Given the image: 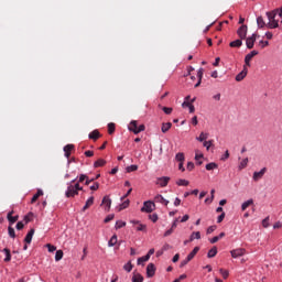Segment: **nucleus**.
Listing matches in <instances>:
<instances>
[{
    "instance_id": "obj_1",
    "label": "nucleus",
    "mask_w": 282,
    "mask_h": 282,
    "mask_svg": "<svg viewBox=\"0 0 282 282\" xmlns=\"http://www.w3.org/2000/svg\"><path fill=\"white\" fill-rule=\"evenodd\" d=\"M276 14H280L279 9H274L272 11H268L265 13L268 18V30H276L279 28V20H276Z\"/></svg>"
},
{
    "instance_id": "obj_2",
    "label": "nucleus",
    "mask_w": 282,
    "mask_h": 282,
    "mask_svg": "<svg viewBox=\"0 0 282 282\" xmlns=\"http://www.w3.org/2000/svg\"><path fill=\"white\" fill-rule=\"evenodd\" d=\"M74 182H76V180H73L68 185L65 192L66 197H76V195H78V191H83V187L80 186V184L76 183L74 185Z\"/></svg>"
},
{
    "instance_id": "obj_3",
    "label": "nucleus",
    "mask_w": 282,
    "mask_h": 282,
    "mask_svg": "<svg viewBox=\"0 0 282 282\" xmlns=\"http://www.w3.org/2000/svg\"><path fill=\"white\" fill-rule=\"evenodd\" d=\"M144 129H145L144 124L138 126V121L135 120H132L129 124V131H132V133H135L137 135L138 133H142Z\"/></svg>"
},
{
    "instance_id": "obj_4",
    "label": "nucleus",
    "mask_w": 282,
    "mask_h": 282,
    "mask_svg": "<svg viewBox=\"0 0 282 282\" xmlns=\"http://www.w3.org/2000/svg\"><path fill=\"white\" fill-rule=\"evenodd\" d=\"M155 209V204L151 200H147L143 203V207L141 208V213H153Z\"/></svg>"
},
{
    "instance_id": "obj_5",
    "label": "nucleus",
    "mask_w": 282,
    "mask_h": 282,
    "mask_svg": "<svg viewBox=\"0 0 282 282\" xmlns=\"http://www.w3.org/2000/svg\"><path fill=\"white\" fill-rule=\"evenodd\" d=\"M265 173H268V167H263L259 172H254L252 176L253 182H259V180H263V175H265Z\"/></svg>"
},
{
    "instance_id": "obj_6",
    "label": "nucleus",
    "mask_w": 282,
    "mask_h": 282,
    "mask_svg": "<svg viewBox=\"0 0 282 282\" xmlns=\"http://www.w3.org/2000/svg\"><path fill=\"white\" fill-rule=\"evenodd\" d=\"M237 34L239 36V39L241 41L246 40V36H248V25H241L238 31H237Z\"/></svg>"
},
{
    "instance_id": "obj_7",
    "label": "nucleus",
    "mask_w": 282,
    "mask_h": 282,
    "mask_svg": "<svg viewBox=\"0 0 282 282\" xmlns=\"http://www.w3.org/2000/svg\"><path fill=\"white\" fill-rule=\"evenodd\" d=\"M232 259H239V257H243L246 254V249L238 248L230 251Z\"/></svg>"
},
{
    "instance_id": "obj_8",
    "label": "nucleus",
    "mask_w": 282,
    "mask_h": 282,
    "mask_svg": "<svg viewBox=\"0 0 282 282\" xmlns=\"http://www.w3.org/2000/svg\"><path fill=\"white\" fill-rule=\"evenodd\" d=\"M258 54H259L258 51H251L249 54L246 55L245 57L246 67H250V61H252V58H254V56H257Z\"/></svg>"
},
{
    "instance_id": "obj_9",
    "label": "nucleus",
    "mask_w": 282,
    "mask_h": 282,
    "mask_svg": "<svg viewBox=\"0 0 282 282\" xmlns=\"http://www.w3.org/2000/svg\"><path fill=\"white\" fill-rule=\"evenodd\" d=\"M256 41H257V34L254 33L251 36L247 37L246 45L248 50H252V47H254Z\"/></svg>"
},
{
    "instance_id": "obj_10",
    "label": "nucleus",
    "mask_w": 282,
    "mask_h": 282,
    "mask_svg": "<svg viewBox=\"0 0 282 282\" xmlns=\"http://www.w3.org/2000/svg\"><path fill=\"white\" fill-rule=\"evenodd\" d=\"M171 181V177L169 176H162V177H159L158 181H156V184L159 186H161L162 188H164V186H169V182Z\"/></svg>"
},
{
    "instance_id": "obj_11",
    "label": "nucleus",
    "mask_w": 282,
    "mask_h": 282,
    "mask_svg": "<svg viewBox=\"0 0 282 282\" xmlns=\"http://www.w3.org/2000/svg\"><path fill=\"white\" fill-rule=\"evenodd\" d=\"M246 76H248V66L243 65L242 72H240V73L236 76L237 83H241V80H243V78H246Z\"/></svg>"
},
{
    "instance_id": "obj_12",
    "label": "nucleus",
    "mask_w": 282,
    "mask_h": 282,
    "mask_svg": "<svg viewBox=\"0 0 282 282\" xmlns=\"http://www.w3.org/2000/svg\"><path fill=\"white\" fill-rule=\"evenodd\" d=\"M130 223H132L133 226H135V229L139 232H147V225L140 224V221L138 220H131Z\"/></svg>"
},
{
    "instance_id": "obj_13",
    "label": "nucleus",
    "mask_w": 282,
    "mask_h": 282,
    "mask_svg": "<svg viewBox=\"0 0 282 282\" xmlns=\"http://www.w3.org/2000/svg\"><path fill=\"white\" fill-rule=\"evenodd\" d=\"M147 276L151 279L152 276H155V264L149 263L147 267Z\"/></svg>"
},
{
    "instance_id": "obj_14",
    "label": "nucleus",
    "mask_w": 282,
    "mask_h": 282,
    "mask_svg": "<svg viewBox=\"0 0 282 282\" xmlns=\"http://www.w3.org/2000/svg\"><path fill=\"white\" fill-rule=\"evenodd\" d=\"M101 205L105 206V210L109 212L111 208V198H109V196H105L102 198Z\"/></svg>"
},
{
    "instance_id": "obj_15",
    "label": "nucleus",
    "mask_w": 282,
    "mask_h": 282,
    "mask_svg": "<svg viewBox=\"0 0 282 282\" xmlns=\"http://www.w3.org/2000/svg\"><path fill=\"white\" fill-rule=\"evenodd\" d=\"M154 202H155L156 204H163V206H169V200L165 199L162 195H156V196L154 197Z\"/></svg>"
},
{
    "instance_id": "obj_16",
    "label": "nucleus",
    "mask_w": 282,
    "mask_h": 282,
    "mask_svg": "<svg viewBox=\"0 0 282 282\" xmlns=\"http://www.w3.org/2000/svg\"><path fill=\"white\" fill-rule=\"evenodd\" d=\"M72 151H74V144L65 145L64 147L65 158L69 159V156L72 155Z\"/></svg>"
},
{
    "instance_id": "obj_17",
    "label": "nucleus",
    "mask_w": 282,
    "mask_h": 282,
    "mask_svg": "<svg viewBox=\"0 0 282 282\" xmlns=\"http://www.w3.org/2000/svg\"><path fill=\"white\" fill-rule=\"evenodd\" d=\"M198 82L195 84L194 87H199L202 85V78H204V68H199L197 72Z\"/></svg>"
},
{
    "instance_id": "obj_18",
    "label": "nucleus",
    "mask_w": 282,
    "mask_h": 282,
    "mask_svg": "<svg viewBox=\"0 0 282 282\" xmlns=\"http://www.w3.org/2000/svg\"><path fill=\"white\" fill-rule=\"evenodd\" d=\"M257 25L260 29L268 28V23H265V20L261 15L257 18Z\"/></svg>"
},
{
    "instance_id": "obj_19",
    "label": "nucleus",
    "mask_w": 282,
    "mask_h": 282,
    "mask_svg": "<svg viewBox=\"0 0 282 282\" xmlns=\"http://www.w3.org/2000/svg\"><path fill=\"white\" fill-rule=\"evenodd\" d=\"M2 252H4L6 254L4 262L10 263V261H12V254L10 253V249L4 248Z\"/></svg>"
},
{
    "instance_id": "obj_20",
    "label": "nucleus",
    "mask_w": 282,
    "mask_h": 282,
    "mask_svg": "<svg viewBox=\"0 0 282 282\" xmlns=\"http://www.w3.org/2000/svg\"><path fill=\"white\" fill-rule=\"evenodd\" d=\"M14 212H10L7 216L8 221L11 224H17L19 221V216H12Z\"/></svg>"
},
{
    "instance_id": "obj_21",
    "label": "nucleus",
    "mask_w": 282,
    "mask_h": 282,
    "mask_svg": "<svg viewBox=\"0 0 282 282\" xmlns=\"http://www.w3.org/2000/svg\"><path fill=\"white\" fill-rule=\"evenodd\" d=\"M34 237V229H31L28 234H26V236H25V238H24V242H26V243H32V238Z\"/></svg>"
},
{
    "instance_id": "obj_22",
    "label": "nucleus",
    "mask_w": 282,
    "mask_h": 282,
    "mask_svg": "<svg viewBox=\"0 0 282 282\" xmlns=\"http://www.w3.org/2000/svg\"><path fill=\"white\" fill-rule=\"evenodd\" d=\"M90 206H94V196H90L87 200L85 206L83 207V213L87 210Z\"/></svg>"
},
{
    "instance_id": "obj_23",
    "label": "nucleus",
    "mask_w": 282,
    "mask_h": 282,
    "mask_svg": "<svg viewBox=\"0 0 282 282\" xmlns=\"http://www.w3.org/2000/svg\"><path fill=\"white\" fill-rule=\"evenodd\" d=\"M89 140H98L100 138V132L98 130H94L88 134Z\"/></svg>"
},
{
    "instance_id": "obj_24",
    "label": "nucleus",
    "mask_w": 282,
    "mask_h": 282,
    "mask_svg": "<svg viewBox=\"0 0 282 282\" xmlns=\"http://www.w3.org/2000/svg\"><path fill=\"white\" fill-rule=\"evenodd\" d=\"M43 195V189H37L36 194L33 195L32 199H31V204L36 203V200L42 197Z\"/></svg>"
},
{
    "instance_id": "obj_25",
    "label": "nucleus",
    "mask_w": 282,
    "mask_h": 282,
    "mask_svg": "<svg viewBox=\"0 0 282 282\" xmlns=\"http://www.w3.org/2000/svg\"><path fill=\"white\" fill-rule=\"evenodd\" d=\"M197 252H199V247H195L193 249V251L187 256V260L193 261V259H195V254H197Z\"/></svg>"
},
{
    "instance_id": "obj_26",
    "label": "nucleus",
    "mask_w": 282,
    "mask_h": 282,
    "mask_svg": "<svg viewBox=\"0 0 282 282\" xmlns=\"http://www.w3.org/2000/svg\"><path fill=\"white\" fill-rule=\"evenodd\" d=\"M171 127H173V123L171 122L162 123V127H161L162 133H166L169 129H171Z\"/></svg>"
},
{
    "instance_id": "obj_27",
    "label": "nucleus",
    "mask_w": 282,
    "mask_h": 282,
    "mask_svg": "<svg viewBox=\"0 0 282 282\" xmlns=\"http://www.w3.org/2000/svg\"><path fill=\"white\" fill-rule=\"evenodd\" d=\"M206 171H215V169H219V165L215 162H212V163H208L206 166H205Z\"/></svg>"
},
{
    "instance_id": "obj_28",
    "label": "nucleus",
    "mask_w": 282,
    "mask_h": 282,
    "mask_svg": "<svg viewBox=\"0 0 282 282\" xmlns=\"http://www.w3.org/2000/svg\"><path fill=\"white\" fill-rule=\"evenodd\" d=\"M208 259H213L214 257H217V247H213L208 253H207Z\"/></svg>"
},
{
    "instance_id": "obj_29",
    "label": "nucleus",
    "mask_w": 282,
    "mask_h": 282,
    "mask_svg": "<svg viewBox=\"0 0 282 282\" xmlns=\"http://www.w3.org/2000/svg\"><path fill=\"white\" fill-rule=\"evenodd\" d=\"M252 204H254L253 199H249V200L242 203L241 210H247V208H249V206H252Z\"/></svg>"
},
{
    "instance_id": "obj_30",
    "label": "nucleus",
    "mask_w": 282,
    "mask_h": 282,
    "mask_svg": "<svg viewBox=\"0 0 282 282\" xmlns=\"http://www.w3.org/2000/svg\"><path fill=\"white\" fill-rule=\"evenodd\" d=\"M107 164V161L105 159H99L94 163L95 169H99L100 166H105Z\"/></svg>"
},
{
    "instance_id": "obj_31",
    "label": "nucleus",
    "mask_w": 282,
    "mask_h": 282,
    "mask_svg": "<svg viewBox=\"0 0 282 282\" xmlns=\"http://www.w3.org/2000/svg\"><path fill=\"white\" fill-rule=\"evenodd\" d=\"M196 140L198 142H205V140H208V133L206 132H200L199 137H196Z\"/></svg>"
},
{
    "instance_id": "obj_32",
    "label": "nucleus",
    "mask_w": 282,
    "mask_h": 282,
    "mask_svg": "<svg viewBox=\"0 0 282 282\" xmlns=\"http://www.w3.org/2000/svg\"><path fill=\"white\" fill-rule=\"evenodd\" d=\"M195 239H202V234L199 231L192 232L189 241H195Z\"/></svg>"
},
{
    "instance_id": "obj_33",
    "label": "nucleus",
    "mask_w": 282,
    "mask_h": 282,
    "mask_svg": "<svg viewBox=\"0 0 282 282\" xmlns=\"http://www.w3.org/2000/svg\"><path fill=\"white\" fill-rule=\"evenodd\" d=\"M116 243H118V236L113 235L110 240L108 241V246L110 248H113V246H116Z\"/></svg>"
},
{
    "instance_id": "obj_34",
    "label": "nucleus",
    "mask_w": 282,
    "mask_h": 282,
    "mask_svg": "<svg viewBox=\"0 0 282 282\" xmlns=\"http://www.w3.org/2000/svg\"><path fill=\"white\" fill-rule=\"evenodd\" d=\"M144 281V276H142V274L137 273L132 276V282H142Z\"/></svg>"
},
{
    "instance_id": "obj_35",
    "label": "nucleus",
    "mask_w": 282,
    "mask_h": 282,
    "mask_svg": "<svg viewBox=\"0 0 282 282\" xmlns=\"http://www.w3.org/2000/svg\"><path fill=\"white\" fill-rule=\"evenodd\" d=\"M229 45L231 47H241V45H243V42L241 40H235V41L230 42Z\"/></svg>"
},
{
    "instance_id": "obj_36",
    "label": "nucleus",
    "mask_w": 282,
    "mask_h": 282,
    "mask_svg": "<svg viewBox=\"0 0 282 282\" xmlns=\"http://www.w3.org/2000/svg\"><path fill=\"white\" fill-rule=\"evenodd\" d=\"M175 160H176V162L183 163L185 160L184 153L183 152L176 153Z\"/></svg>"
},
{
    "instance_id": "obj_37",
    "label": "nucleus",
    "mask_w": 282,
    "mask_h": 282,
    "mask_svg": "<svg viewBox=\"0 0 282 282\" xmlns=\"http://www.w3.org/2000/svg\"><path fill=\"white\" fill-rule=\"evenodd\" d=\"M246 166H248V158L243 159V160L240 162L238 169H239V171H243V169H246Z\"/></svg>"
},
{
    "instance_id": "obj_38",
    "label": "nucleus",
    "mask_w": 282,
    "mask_h": 282,
    "mask_svg": "<svg viewBox=\"0 0 282 282\" xmlns=\"http://www.w3.org/2000/svg\"><path fill=\"white\" fill-rule=\"evenodd\" d=\"M149 256H143L141 258L138 259V265H142V263H147V261H149Z\"/></svg>"
},
{
    "instance_id": "obj_39",
    "label": "nucleus",
    "mask_w": 282,
    "mask_h": 282,
    "mask_svg": "<svg viewBox=\"0 0 282 282\" xmlns=\"http://www.w3.org/2000/svg\"><path fill=\"white\" fill-rule=\"evenodd\" d=\"M123 270H126V272H131V270H133V264L131 263V261L123 265Z\"/></svg>"
},
{
    "instance_id": "obj_40",
    "label": "nucleus",
    "mask_w": 282,
    "mask_h": 282,
    "mask_svg": "<svg viewBox=\"0 0 282 282\" xmlns=\"http://www.w3.org/2000/svg\"><path fill=\"white\" fill-rule=\"evenodd\" d=\"M116 131V123H108V133L111 135Z\"/></svg>"
},
{
    "instance_id": "obj_41",
    "label": "nucleus",
    "mask_w": 282,
    "mask_h": 282,
    "mask_svg": "<svg viewBox=\"0 0 282 282\" xmlns=\"http://www.w3.org/2000/svg\"><path fill=\"white\" fill-rule=\"evenodd\" d=\"M130 200H123V203L119 206V210H124V208H129Z\"/></svg>"
},
{
    "instance_id": "obj_42",
    "label": "nucleus",
    "mask_w": 282,
    "mask_h": 282,
    "mask_svg": "<svg viewBox=\"0 0 282 282\" xmlns=\"http://www.w3.org/2000/svg\"><path fill=\"white\" fill-rule=\"evenodd\" d=\"M177 186H188L189 182L184 180V178H181L176 182Z\"/></svg>"
},
{
    "instance_id": "obj_43",
    "label": "nucleus",
    "mask_w": 282,
    "mask_h": 282,
    "mask_svg": "<svg viewBox=\"0 0 282 282\" xmlns=\"http://www.w3.org/2000/svg\"><path fill=\"white\" fill-rule=\"evenodd\" d=\"M8 232H9V237H11L12 239H14V237H17L14 228H12L11 226L8 227Z\"/></svg>"
},
{
    "instance_id": "obj_44",
    "label": "nucleus",
    "mask_w": 282,
    "mask_h": 282,
    "mask_svg": "<svg viewBox=\"0 0 282 282\" xmlns=\"http://www.w3.org/2000/svg\"><path fill=\"white\" fill-rule=\"evenodd\" d=\"M63 259V250H57L55 253V261H61Z\"/></svg>"
},
{
    "instance_id": "obj_45",
    "label": "nucleus",
    "mask_w": 282,
    "mask_h": 282,
    "mask_svg": "<svg viewBox=\"0 0 282 282\" xmlns=\"http://www.w3.org/2000/svg\"><path fill=\"white\" fill-rule=\"evenodd\" d=\"M124 226H127V223L122 221V220H118L116 223V228L117 230L120 229V228H124Z\"/></svg>"
},
{
    "instance_id": "obj_46",
    "label": "nucleus",
    "mask_w": 282,
    "mask_h": 282,
    "mask_svg": "<svg viewBox=\"0 0 282 282\" xmlns=\"http://www.w3.org/2000/svg\"><path fill=\"white\" fill-rule=\"evenodd\" d=\"M162 111H164V113H166V116H171V113H173V108L163 107Z\"/></svg>"
},
{
    "instance_id": "obj_47",
    "label": "nucleus",
    "mask_w": 282,
    "mask_h": 282,
    "mask_svg": "<svg viewBox=\"0 0 282 282\" xmlns=\"http://www.w3.org/2000/svg\"><path fill=\"white\" fill-rule=\"evenodd\" d=\"M217 230V226H209L207 228V235H213V232H215Z\"/></svg>"
},
{
    "instance_id": "obj_48",
    "label": "nucleus",
    "mask_w": 282,
    "mask_h": 282,
    "mask_svg": "<svg viewBox=\"0 0 282 282\" xmlns=\"http://www.w3.org/2000/svg\"><path fill=\"white\" fill-rule=\"evenodd\" d=\"M219 272H220L223 279H227L230 274L227 270H224V269H220Z\"/></svg>"
},
{
    "instance_id": "obj_49",
    "label": "nucleus",
    "mask_w": 282,
    "mask_h": 282,
    "mask_svg": "<svg viewBox=\"0 0 282 282\" xmlns=\"http://www.w3.org/2000/svg\"><path fill=\"white\" fill-rule=\"evenodd\" d=\"M224 219H226V213L223 212L217 218V224H221Z\"/></svg>"
},
{
    "instance_id": "obj_50",
    "label": "nucleus",
    "mask_w": 282,
    "mask_h": 282,
    "mask_svg": "<svg viewBox=\"0 0 282 282\" xmlns=\"http://www.w3.org/2000/svg\"><path fill=\"white\" fill-rule=\"evenodd\" d=\"M138 170V165H130L127 167V173H133V171Z\"/></svg>"
},
{
    "instance_id": "obj_51",
    "label": "nucleus",
    "mask_w": 282,
    "mask_h": 282,
    "mask_svg": "<svg viewBox=\"0 0 282 282\" xmlns=\"http://www.w3.org/2000/svg\"><path fill=\"white\" fill-rule=\"evenodd\" d=\"M212 144H213V140L204 141V143H203V145L207 149V151L210 149Z\"/></svg>"
},
{
    "instance_id": "obj_52",
    "label": "nucleus",
    "mask_w": 282,
    "mask_h": 282,
    "mask_svg": "<svg viewBox=\"0 0 282 282\" xmlns=\"http://www.w3.org/2000/svg\"><path fill=\"white\" fill-rule=\"evenodd\" d=\"M203 158H204V154L199 153V151H196V154H195L196 162H199V160H202Z\"/></svg>"
},
{
    "instance_id": "obj_53",
    "label": "nucleus",
    "mask_w": 282,
    "mask_h": 282,
    "mask_svg": "<svg viewBox=\"0 0 282 282\" xmlns=\"http://www.w3.org/2000/svg\"><path fill=\"white\" fill-rule=\"evenodd\" d=\"M174 230L175 229H173V227H171L169 230L165 231L164 237H171V235H173Z\"/></svg>"
},
{
    "instance_id": "obj_54",
    "label": "nucleus",
    "mask_w": 282,
    "mask_h": 282,
    "mask_svg": "<svg viewBox=\"0 0 282 282\" xmlns=\"http://www.w3.org/2000/svg\"><path fill=\"white\" fill-rule=\"evenodd\" d=\"M47 249H48V252H55L56 250V247L54 245H46Z\"/></svg>"
},
{
    "instance_id": "obj_55",
    "label": "nucleus",
    "mask_w": 282,
    "mask_h": 282,
    "mask_svg": "<svg viewBox=\"0 0 282 282\" xmlns=\"http://www.w3.org/2000/svg\"><path fill=\"white\" fill-rule=\"evenodd\" d=\"M98 188H100L99 183H94V185L90 186V191H98Z\"/></svg>"
},
{
    "instance_id": "obj_56",
    "label": "nucleus",
    "mask_w": 282,
    "mask_h": 282,
    "mask_svg": "<svg viewBox=\"0 0 282 282\" xmlns=\"http://www.w3.org/2000/svg\"><path fill=\"white\" fill-rule=\"evenodd\" d=\"M112 219H113V214H111V215H108L106 218H105V224H109V221H112Z\"/></svg>"
},
{
    "instance_id": "obj_57",
    "label": "nucleus",
    "mask_w": 282,
    "mask_h": 282,
    "mask_svg": "<svg viewBox=\"0 0 282 282\" xmlns=\"http://www.w3.org/2000/svg\"><path fill=\"white\" fill-rule=\"evenodd\" d=\"M151 221H153V224H155V221H158V214H152L149 216Z\"/></svg>"
},
{
    "instance_id": "obj_58",
    "label": "nucleus",
    "mask_w": 282,
    "mask_h": 282,
    "mask_svg": "<svg viewBox=\"0 0 282 282\" xmlns=\"http://www.w3.org/2000/svg\"><path fill=\"white\" fill-rule=\"evenodd\" d=\"M193 169H195V163L188 162L187 163V171H193Z\"/></svg>"
},
{
    "instance_id": "obj_59",
    "label": "nucleus",
    "mask_w": 282,
    "mask_h": 282,
    "mask_svg": "<svg viewBox=\"0 0 282 282\" xmlns=\"http://www.w3.org/2000/svg\"><path fill=\"white\" fill-rule=\"evenodd\" d=\"M259 44L262 45V47H268L270 45V42L261 40Z\"/></svg>"
},
{
    "instance_id": "obj_60",
    "label": "nucleus",
    "mask_w": 282,
    "mask_h": 282,
    "mask_svg": "<svg viewBox=\"0 0 282 282\" xmlns=\"http://www.w3.org/2000/svg\"><path fill=\"white\" fill-rule=\"evenodd\" d=\"M86 158H94V151L88 150L85 152Z\"/></svg>"
},
{
    "instance_id": "obj_61",
    "label": "nucleus",
    "mask_w": 282,
    "mask_h": 282,
    "mask_svg": "<svg viewBox=\"0 0 282 282\" xmlns=\"http://www.w3.org/2000/svg\"><path fill=\"white\" fill-rule=\"evenodd\" d=\"M23 228H24L23 223H22V221H19V223L17 224V230H23Z\"/></svg>"
},
{
    "instance_id": "obj_62",
    "label": "nucleus",
    "mask_w": 282,
    "mask_h": 282,
    "mask_svg": "<svg viewBox=\"0 0 282 282\" xmlns=\"http://www.w3.org/2000/svg\"><path fill=\"white\" fill-rule=\"evenodd\" d=\"M87 180V175H85V174H80V176H79V183H83V182H85Z\"/></svg>"
},
{
    "instance_id": "obj_63",
    "label": "nucleus",
    "mask_w": 282,
    "mask_h": 282,
    "mask_svg": "<svg viewBox=\"0 0 282 282\" xmlns=\"http://www.w3.org/2000/svg\"><path fill=\"white\" fill-rule=\"evenodd\" d=\"M273 228L276 230L279 228H282V223L281 221H278L273 225Z\"/></svg>"
},
{
    "instance_id": "obj_64",
    "label": "nucleus",
    "mask_w": 282,
    "mask_h": 282,
    "mask_svg": "<svg viewBox=\"0 0 282 282\" xmlns=\"http://www.w3.org/2000/svg\"><path fill=\"white\" fill-rule=\"evenodd\" d=\"M191 262V260H188V258H186L185 260H183L181 262V268H184V265H187V263Z\"/></svg>"
}]
</instances>
